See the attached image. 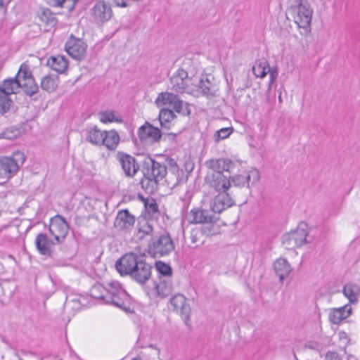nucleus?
Segmentation results:
<instances>
[{
	"label": "nucleus",
	"instance_id": "a878e982",
	"mask_svg": "<svg viewBox=\"0 0 360 360\" xmlns=\"http://www.w3.org/2000/svg\"><path fill=\"white\" fill-rule=\"evenodd\" d=\"M85 139L93 145L101 146L104 131H101L96 126H91L86 128L84 131Z\"/></svg>",
	"mask_w": 360,
	"mask_h": 360
},
{
	"label": "nucleus",
	"instance_id": "ddd939ff",
	"mask_svg": "<svg viewBox=\"0 0 360 360\" xmlns=\"http://www.w3.org/2000/svg\"><path fill=\"white\" fill-rule=\"evenodd\" d=\"M58 244L54 239L49 238L48 236L44 233L37 234L35 239L36 248L40 255L48 257H53L55 251L52 247Z\"/></svg>",
	"mask_w": 360,
	"mask_h": 360
},
{
	"label": "nucleus",
	"instance_id": "a211bd4d",
	"mask_svg": "<svg viewBox=\"0 0 360 360\" xmlns=\"http://www.w3.org/2000/svg\"><path fill=\"white\" fill-rule=\"evenodd\" d=\"M138 135L141 141L150 140L153 143L158 142L162 137V132L148 122H146L138 131Z\"/></svg>",
	"mask_w": 360,
	"mask_h": 360
},
{
	"label": "nucleus",
	"instance_id": "4468645a",
	"mask_svg": "<svg viewBox=\"0 0 360 360\" xmlns=\"http://www.w3.org/2000/svg\"><path fill=\"white\" fill-rule=\"evenodd\" d=\"M171 89L176 93L182 94L188 87L189 78L188 72L182 69H178L170 77Z\"/></svg>",
	"mask_w": 360,
	"mask_h": 360
},
{
	"label": "nucleus",
	"instance_id": "7ed1b4c3",
	"mask_svg": "<svg viewBox=\"0 0 360 360\" xmlns=\"http://www.w3.org/2000/svg\"><path fill=\"white\" fill-rule=\"evenodd\" d=\"M143 259L141 255L134 252H129L117 260L115 268L122 276H128L131 277L136 272Z\"/></svg>",
	"mask_w": 360,
	"mask_h": 360
},
{
	"label": "nucleus",
	"instance_id": "72a5a7b5",
	"mask_svg": "<svg viewBox=\"0 0 360 360\" xmlns=\"http://www.w3.org/2000/svg\"><path fill=\"white\" fill-rule=\"evenodd\" d=\"M17 107L13 100L7 94H0V115H5L8 112H15Z\"/></svg>",
	"mask_w": 360,
	"mask_h": 360
},
{
	"label": "nucleus",
	"instance_id": "09e8293b",
	"mask_svg": "<svg viewBox=\"0 0 360 360\" xmlns=\"http://www.w3.org/2000/svg\"><path fill=\"white\" fill-rule=\"evenodd\" d=\"M267 73H269L270 79H269V85H268V89L266 91V94H268L270 92L271 89V86L274 83V82L276 81V78L278 77V68L276 67H271L268 64V68H266V74Z\"/></svg>",
	"mask_w": 360,
	"mask_h": 360
},
{
	"label": "nucleus",
	"instance_id": "f8f14e48",
	"mask_svg": "<svg viewBox=\"0 0 360 360\" xmlns=\"http://www.w3.org/2000/svg\"><path fill=\"white\" fill-rule=\"evenodd\" d=\"M117 159L122 167L125 176L133 178L139 170V165L134 157L124 152L118 151Z\"/></svg>",
	"mask_w": 360,
	"mask_h": 360
},
{
	"label": "nucleus",
	"instance_id": "f704fd0d",
	"mask_svg": "<svg viewBox=\"0 0 360 360\" xmlns=\"http://www.w3.org/2000/svg\"><path fill=\"white\" fill-rule=\"evenodd\" d=\"M109 290V283L108 286L105 287L101 283H96L94 285L90 290V295L95 299L103 300L105 302V295L108 294Z\"/></svg>",
	"mask_w": 360,
	"mask_h": 360
},
{
	"label": "nucleus",
	"instance_id": "de8ad7c7",
	"mask_svg": "<svg viewBox=\"0 0 360 360\" xmlns=\"http://www.w3.org/2000/svg\"><path fill=\"white\" fill-rule=\"evenodd\" d=\"M233 131V127H224L217 130L214 134V139L216 142L228 138Z\"/></svg>",
	"mask_w": 360,
	"mask_h": 360
},
{
	"label": "nucleus",
	"instance_id": "864d4df0",
	"mask_svg": "<svg viewBox=\"0 0 360 360\" xmlns=\"http://www.w3.org/2000/svg\"><path fill=\"white\" fill-rule=\"evenodd\" d=\"M112 3L119 7H127L129 6L127 0H111Z\"/></svg>",
	"mask_w": 360,
	"mask_h": 360
},
{
	"label": "nucleus",
	"instance_id": "f03ea898",
	"mask_svg": "<svg viewBox=\"0 0 360 360\" xmlns=\"http://www.w3.org/2000/svg\"><path fill=\"white\" fill-rule=\"evenodd\" d=\"M295 5L290 6V10L295 13L294 22L300 28L309 31L311 22L312 10L307 0H293Z\"/></svg>",
	"mask_w": 360,
	"mask_h": 360
},
{
	"label": "nucleus",
	"instance_id": "603ef678",
	"mask_svg": "<svg viewBox=\"0 0 360 360\" xmlns=\"http://www.w3.org/2000/svg\"><path fill=\"white\" fill-rule=\"evenodd\" d=\"M326 359V360H342L336 352H328Z\"/></svg>",
	"mask_w": 360,
	"mask_h": 360
},
{
	"label": "nucleus",
	"instance_id": "39448f33",
	"mask_svg": "<svg viewBox=\"0 0 360 360\" xmlns=\"http://www.w3.org/2000/svg\"><path fill=\"white\" fill-rule=\"evenodd\" d=\"M108 294L105 295V303L112 304L124 311L127 310V292L121 287L117 281L109 283Z\"/></svg>",
	"mask_w": 360,
	"mask_h": 360
},
{
	"label": "nucleus",
	"instance_id": "680f3d73",
	"mask_svg": "<svg viewBox=\"0 0 360 360\" xmlns=\"http://www.w3.org/2000/svg\"><path fill=\"white\" fill-rule=\"evenodd\" d=\"M15 155H19L22 159H24L23 155L20 153L15 154Z\"/></svg>",
	"mask_w": 360,
	"mask_h": 360
},
{
	"label": "nucleus",
	"instance_id": "8fccbe9b",
	"mask_svg": "<svg viewBox=\"0 0 360 360\" xmlns=\"http://www.w3.org/2000/svg\"><path fill=\"white\" fill-rule=\"evenodd\" d=\"M144 206L146 210L150 214H153L155 213L158 212V205L153 198H151L150 200H147L144 202Z\"/></svg>",
	"mask_w": 360,
	"mask_h": 360
},
{
	"label": "nucleus",
	"instance_id": "2eb2a0df",
	"mask_svg": "<svg viewBox=\"0 0 360 360\" xmlns=\"http://www.w3.org/2000/svg\"><path fill=\"white\" fill-rule=\"evenodd\" d=\"M218 219L211 210L195 208L189 212V221L193 224H212L215 223Z\"/></svg>",
	"mask_w": 360,
	"mask_h": 360
},
{
	"label": "nucleus",
	"instance_id": "13d9d810",
	"mask_svg": "<svg viewBox=\"0 0 360 360\" xmlns=\"http://www.w3.org/2000/svg\"><path fill=\"white\" fill-rule=\"evenodd\" d=\"M278 101H279V103H282L283 101H282V97H281V92H279V94H278Z\"/></svg>",
	"mask_w": 360,
	"mask_h": 360
},
{
	"label": "nucleus",
	"instance_id": "2f4dec72",
	"mask_svg": "<svg viewBox=\"0 0 360 360\" xmlns=\"http://www.w3.org/2000/svg\"><path fill=\"white\" fill-rule=\"evenodd\" d=\"M274 267L275 272L279 277L281 281H282L291 271L290 265L285 259L283 258L277 259L274 262Z\"/></svg>",
	"mask_w": 360,
	"mask_h": 360
},
{
	"label": "nucleus",
	"instance_id": "aec40b11",
	"mask_svg": "<svg viewBox=\"0 0 360 360\" xmlns=\"http://www.w3.org/2000/svg\"><path fill=\"white\" fill-rule=\"evenodd\" d=\"M234 205V201L227 192H220L211 204V211L214 214L221 213L223 210Z\"/></svg>",
	"mask_w": 360,
	"mask_h": 360
},
{
	"label": "nucleus",
	"instance_id": "423d86ee",
	"mask_svg": "<svg viewBox=\"0 0 360 360\" xmlns=\"http://www.w3.org/2000/svg\"><path fill=\"white\" fill-rule=\"evenodd\" d=\"M307 228V224L304 222H301L296 230L283 236V244L286 245L288 249L300 248L307 244L308 243L307 240L308 236Z\"/></svg>",
	"mask_w": 360,
	"mask_h": 360
},
{
	"label": "nucleus",
	"instance_id": "0e129e2a",
	"mask_svg": "<svg viewBox=\"0 0 360 360\" xmlns=\"http://www.w3.org/2000/svg\"><path fill=\"white\" fill-rule=\"evenodd\" d=\"M3 4V0H0V7L2 6Z\"/></svg>",
	"mask_w": 360,
	"mask_h": 360
},
{
	"label": "nucleus",
	"instance_id": "052dcab7",
	"mask_svg": "<svg viewBox=\"0 0 360 360\" xmlns=\"http://www.w3.org/2000/svg\"><path fill=\"white\" fill-rule=\"evenodd\" d=\"M307 347H309V348H311V349L314 348V346H313V345H311V343H309Z\"/></svg>",
	"mask_w": 360,
	"mask_h": 360
},
{
	"label": "nucleus",
	"instance_id": "f257e3e1",
	"mask_svg": "<svg viewBox=\"0 0 360 360\" xmlns=\"http://www.w3.org/2000/svg\"><path fill=\"white\" fill-rule=\"evenodd\" d=\"M175 245L170 234L164 231L153 236L148 243V253L154 258L169 255Z\"/></svg>",
	"mask_w": 360,
	"mask_h": 360
},
{
	"label": "nucleus",
	"instance_id": "bb28decb",
	"mask_svg": "<svg viewBox=\"0 0 360 360\" xmlns=\"http://www.w3.org/2000/svg\"><path fill=\"white\" fill-rule=\"evenodd\" d=\"M22 89L20 81L17 78L12 77L4 79L0 85V94H7L10 96L11 94H15Z\"/></svg>",
	"mask_w": 360,
	"mask_h": 360
},
{
	"label": "nucleus",
	"instance_id": "5fc2aeb1",
	"mask_svg": "<svg viewBox=\"0 0 360 360\" xmlns=\"http://www.w3.org/2000/svg\"><path fill=\"white\" fill-rule=\"evenodd\" d=\"M198 232L193 231L191 233V240L193 243H195L198 241Z\"/></svg>",
	"mask_w": 360,
	"mask_h": 360
},
{
	"label": "nucleus",
	"instance_id": "5701e85b",
	"mask_svg": "<svg viewBox=\"0 0 360 360\" xmlns=\"http://www.w3.org/2000/svg\"><path fill=\"white\" fill-rule=\"evenodd\" d=\"M210 186L219 193L226 192L231 187V175L220 172L213 173L210 181Z\"/></svg>",
	"mask_w": 360,
	"mask_h": 360
},
{
	"label": "nucleus",
	"instance_id": "f3484780",
	"mask_svg": "<svg viewBox=\"0 0 360 360\" xmlns=\"http://www.w3.org/2000/svg\"><path fill=\"white\" fill-rule=\"evenodd\" d=\"M205 166L215 172H228L230 174L235 167V163L228 158L211 159L207 160Z\"/></svg>",
	"mask_w": 360,
	"mask_h": 360
},
{
	"label": "nucleus",
	"instance_id": "58836bf2",
	"mask_svg": "<svg viewBox=\"0 0 360 360\" xmlns=\"http://www.w3.org/2000/svg\"><path fill=\"white\" fill-rule=\"evenodd\" d=\"M139 233L142 235L139 236V239H143L145 236H155L157 234L156 232L154 231L153 225L148 220L143 219L139 221Z\"/></svg>",
	"mask_w": 360,
	"mask_h": 360
},
{
	"label": "nucleus",
	"instance_id": "dca6fc26",
	"mask_svg": "<svg viewBox=\"0 0 360 360\" xmlns=\"http://www.w3.org/2000/svg\"><path fill=\"white\" fill-rule=\"evenodd\" d=\"M19 167L18 161L13 158H0V179H11L18 172Z\"/></svg>",
	"mask_w": 360,
	"mask_h": 360
},
{
	"label": "nucleus",
	"instance_id": "473e14b6",
	"mask_svg": "<svg viewBox=\"0 0 360 360\" xmlns=\"http://www.w3.org/2000/svg\"><path fill=\"white\" fill-rule=\"evenodd\" d=\"M342 292L348 298L349 303H357L358 296L360 292V288L357 285L353 283L346 284L343 288Z\"/></svg>",
	"mask_w": 360,
	"mask_h": 360
},
{
	"label": "nucleus",
	"instance_id": "393cba45",
	"mask_svg": "<svg viewBox=\"0 0 360 360\" xmlns=\"http://www.w3.org/2000/svg\"><path fill=\"white\" fill-rule=\"evenodd\" d=\"M46 65L56 72L63 74L68 69V60L63 56H53L47 59Z\"/></svg>",
	"mask_w": 360,
	"mask_h": 360
},
{
	"label": "nucleus",
	"instance_id": "49530a36",
	"mask_svg": "<svg viewBox=\"0 0 360 360\" xmlns=\"http://www.w3.org/2000/svg\"><path fill=\"white\" fill-rule=\"evenodd\" d=\"M20 134V129L16 127H9L0 133V139H6L8 140H13L16 139Z\"/></svg>",
	"mask_w": 360,
	"mask_h": 360
},
{
	"label": "nucleus",
	"instance_id": "e433bc0d",
	"mask_svg": "<svg viewBox=\"0 0 360 360\" xmlns=\"http://www.w3.org/2000/svg\"><path fill=\"white\" fill-rule=\"evenodd\" d=\"M58 76L46 75L41 79V88L47 92H53L58 87Z\"/></svg>",
	"mask_w": 360,
	"mask_h": 360
},
{
	"label": "nucleus",
	"instance_id": "6e6552de",
	"mask_svg": "<svg viewBox=\"0 0 360 360\" xmlns=\"http://www.w3.org/2000/svg\"><path fill=\"white\" fill-rule=\"evenodd\" d=\"M65 49L73 59L82 60L86 56L87 44L82 39L71 34L65 42Z\"/></svg>",
	"mask_w": 360,
	"mask_h": 360
},
{
	"label": "nucleus",
	"instance_id": "cd10ccee",
	"mask_svg": "<svg viewBox=\"0 0 360 360\" xmlns=\"http://www.w3.org/2000/svg\"><path fill=\"white\" fill-rule=\"evenodd\" d=\"M177 116L174 112L167 108H162L158 115V120L161 127L163 129H169L172 126V122L176 120Z\"/></svg>",
	"mask_w": 360,
	"mask_h": 360
},
{
	"label": "nucleus",
	"instance_id": "b1692460",
	"mask_svg": "<svg viewBox=\"0 0 360 360\" xmlns=\"http://www.w3.org/2000/svg\"><path fill=\"white\" fill-rule=\"evenodd\" d=\"M352 309L349 304L339 308H333L329 314V320L334 324H339L352 314Z\"/></svg>",
	"mask_w": 360,
	"mask_h": 360
},
{
	"label": "nucleus",
	"instance_id": "412c9836",
	"mask_svg": "<svg viewBox=\"0 0 360 360\" xmlns=\"http://www.w3.org/2000/svg\"><path fill=\"white\" fill-rule=\"evenodd\" d=\"M91 15L94 20L103 22L111 18L112 12L109 4L103 1H98L92 8Z\"/></svg>",
	"mask_w": 360,
	"mask_h": 360
},
{
	"label": "nucleus",
	"instance_id": "9b49d317",
	"mask_svg": "<svg viewBox=\"0 0 360 360\" xmlns=\"http://www.w3.org/2000/svg\"><path fill=\"white\" fill-rule=\"evenodd\" d=\"M260 179L259 172L257 169H252L245 175L236 174L231 176V186L250 188L257 184Z\"/></svg>",
	"mask_w": 360,
	"mask_h": 360
},
{
	"label": "nucleus",
	"instance_id": "20e7f679",
	"mask_svg": "<svg viewBox=\"0 0 360 360\" xmlns=\"http://www.w3.org/2000/svg\"><path fill=\"white\" fill-rule=\"evenodd\" d=\"M20 81L24 94L32 97L39 91V86L36 82L28 65L22 63L15 76Z\"/></svg>",
	"mask_w": 360,
	"mask_h": 360
},
{
	"label": "nucleus",
	"instance_id": "e2e57ef3",
	"mask_svg": "<svg viewBox=\"0 0 360 360\" xmlns=\"http://www.w3.org/2000/svg\"><path fill=\"white\" fill-rule=\"evenodd\" d=\"M132 360H141V359L140 357L137 356V357L133 358Z\"/></svg>",
	"mask_w": 360,
	"mask_h": 360
},
{
	"label": "nucleus",
	"instance_id": "ea45409f",
	"mask_svg": "<svg viewBox=\"0 0 360 360\" xmlns=\"http://www.w3.org/2000/svg\"><path fill=\"white\" fill-rule=\"evenodd\" d=\"M268 68V61L264 59H259L255 62L252 66V72L256 77L263 78L266 75V68Z\"/></svg>",
	"mask_w": 360,
	"mask_h": 360
},
{
	"label": "nucleus",
	"instance_id": "9d476101",
	"mask_svg": "<svg viewBox=\"0 0 360 360\" xmlns=\"http://www.w3.org/2000/svg\"><path fill=\"white\" fill-rule=\"evenodd\" d=\"M169 302L174 307V310L179 312L182 320L189 330L192 328L191 323V307L186 304V298L182 294L177 293L173 296Z\"/></svg>",
	"mask_w": 360,
	"mask_h": 360
},
{
	"label": "nucleus",
	"instance_id": "bf43d9fd",
	"mask_svg": "<svg viewBox=\"0 0 360 360\" xmlns=\"http://www.w3.org/2000/svg\"><path fill=\"white\" fill-rule=\"evenodd\" d=\"M148 347L152 348V349H157L156 346L155 345H153V344H150L148 345Z\"/></svg>",
	"mask_w": 360,
	"mask_h": 360
},
{
	"label": "nucleus",
	"instance_id": "3c124183",
	"mask_svg": "<svg viewBox=\"0 0 360 360\" xmlns=\"http://www.w3.org/2000/svg\"><path fill=\"white\" fill-rule=\"evenodd\" d=\"M214 223L204 224L205 225L200 228L199 231L202 235L206 236H211L214 235L216 233V229L214 228Z\"/></svg>",
	"mask_w": 360,
	"mask_h": 360
},
{
	"label": "nucleus",
	"instance_id": "c03bdc74",
	"mask_svg": "<svg viewBox=\"0 0 360 360\" xmlns=\"http://www.w3.org/2000/svg\"><path fill=\"white\" fill-rule=\"evenodd\" d=\"M40 19L42 22H45L47 25L53 27L56 25L58 20L55 15L51 12L50 9L47 8L42 11Z\"/></svg>",
	"mask_w": 360,
	"mask_h": 360
},
{
	"label": "nucleus",
	"instance_id": "7c9ffc66",
	"mask_svg": "<svg viewBox=\"0 0 360 360\" xmlns=\"http://www.w3.org/2000/svg\"><path fill=\"white\" fill-rule=\"evenodd\" d=\"M158 296L165 298L172 292L173 286L169 278L160 277V282L155 285Z\"/></svg>",
	"mask_w": 360,
	"mask_h": 360
},
{
	"label": "nucleus",
	"instance_id": "4d7b16f0",
	"mask_svg": "<svg viewBox=\"0 0 360 360\" xmlns=\"http://www.w3.org/2000/svg\"><path fill=\"white\" fill-rule=\"evenodd\" d=\"M167 161L168 162V164L169 165V166H171L172 167H174V168L178 167V165L174 159L168 158V159H167Z\"/></svg>",
	"mask_w": 360,
	"mask_h": 360
},
{
	"label": "nucleus",
	"instance_id": "a19ab883",
	"mask_svg": "<svg viewBox=\"0 0 360 360\" xmlns=\"http://www.w3.org/2000/svg\"><path fill=\"white\" fill-rule=\"evenodd\" d=\"M100 120L103 123L108 122H123V119L120 116L115 115V113L112 110H105L99 113Z\"/></svg>",
	"mask_w": 360,
	"mask_h": 360
},
{
	"label": "nucleus",
	"instance_id": "0eeeda50",
	"mask_svg": "<svg viewBox=\"0 0 360 360\" xmlns=\"http://www.w3.org/2000/svg\"><path fill=\"white\" fill-rule=\"evenodd\" d=\"M142 172L144 176L160 181L167 175V166L151 158H147L143 160Z\"/></svg>",
	"mask_w": 360,
	"mask_h": 360
},
{
	"label": "nucleus",
	"instance_id": "c9c22d12",
	"mask_svg": "<svg viewBox=\"0 0 360 360\" xmlns=\"http://www.w3.org/2000/svg\"><path fill=\"white\" fill-rule=\"evenodd\" d=\"M179 96L171 92H161L158 94L155 103L158 105H170L172 106L175 101L178 99Z\"/></svg>",
	"mask_w": 360,
	"mask_h": 360
},
{
	"label": "nucleus",
	"instance_id": "37998d69",
	"mask_svg": "<svg viewBox=\"0 0 360 360\" xmlns=\"http://www.w3.org/2000/svg\"><path fill=\"white\" fill-rule=\"evenodd\" d=\"M158 183L159 181L144 176L140 181L141 188L148 193H152L154 188L157 187Z\"/></svg>",
	"mask_w": 360,
	"mask_h": 360
},
{
	"label": "nucleus",
	"instance_id": "6e6d98bb",
	"mask_svg": "<svg viewBox=\"0 0 360 360\" xmlns=\"http://www.w3.org/2000/svg\"><path fill=\"white\" fill-rule=\"evenodd\" d=\"M166 136L168 137V139L172 141H176V134H174V133H167V134H164Z\"/></svg>",
	"mask_w": 360,
	"mask_h": 360
},
{
	"label": "nucleus",
	"instance_id": "6ab92c4d",
	"mask_svg": "<svg viewBox=\"0 0 360 360\" xmlns=\"http://www.w3.org/2000/svg\"><path fill=\"white\" fill-rule=\"evenodd\" d=\"M135 223V217L128 210L124 209L117 212L114 221V226L119 231L129 230Z\"/></svg>",
	"mask_w": 360,
	"mask_h": 360
},
{
	"label": "nucleus",
	"instance_id": "4c0bfd02",
	"mask_svg": "<svg viewBox=\"0 0 360 360\" xmlns=\"http://www.w3.org/2000/svg\"><path fill=\"white\" fill-rule=\"evenodd\" d=\"M190 106L191 105L188 103L181 100L179 97L172 107L174 112L182 116H190L191 113Z\"/></svg>",
	"mask_w": 360,
	"mask_h": 360
},
{
	"label": "nucleus",
	"instance_id": "c756f323",
	"mask_svg": "<svg viewBox=\"0 0 360 360\" xmlns=\"http://www.w3.org/2000/svg\"><path fill=\"white\" fill-rule=\"evenodd\" d=\"M103 140L102 145L110 150H114L119 144L120 136L115 130L104 131Z\"/></svg>",
	"mask_w": 360,
	"mask_h": 360
},
{
	"label": "nucleus",
	"instance_id": "a18cd8bd",
	"mask_svg": "<svg viewBox=\"0 0 360 360\" xmlns=\"http://www.w3.org/2000/svg\"><path fill=\"white\" fill-rule=\"evenodd\" d=\"M54 6L65 8L69 13H71L75 8L79 0H52Z\"/></svg>",
	"mask_w": 360,
	"mask_h": 360
},
{
	"label": "nucleus",
	"instance_id": "1a4fd4ad",
	"mask_svg": "<svg viewBox=\"0 0 360 360\" xmlns=\"http://www.w3.org/2000/svg\"><path fill=\"white\" fill-rule=\"evenodd\" d=\"M49 230L56 243L61 244L68 235L69 224L63 217L57 214L51 219Z\"/></svg>",
	"mask_w": 360,
	"mask_h": 360
},
{
	"label": "nucleus",
	"instance_id": "4be33fe9",
	"mask_svg": "<svg viewBox=\"0 0 360 360\" xmlns=\"http://www.w3.org/2000/svg\"><path fill=\"white\" fill-rule=\"evenodd\" d=\"M153 267L145 259L139 264V267L130 278L141 285H145L151 277Z\"/></svg>",
	"mask_w": 360,
	"mask_h": 360
},
{
	"label": "nucleus",
	"instance_id": "c85d7f7f",
	"mask_svg": "<svg viewBox=\"0 0 360 360\" xmlns=\"http://www.w3.org/2000/svg\"><path fill=\"white\" fill-rule=\"evenodd\" d=\"M201 93L207 98H212L216 96V87L214 83L212 82L210 77L206 76L205 78H201L198 85Z\"/></svg>",
	"mask_w": 360,
	"mask_h": 360
},
{
	"label": "nucleus",
	"instance_id": "79ce46f5",
	"mask_svg": "<svg viewBox=\"0 0 360 360\" xmlns=\"http://www.w3.org/2000/svg\"><path fill=\"white\" fill-rule=\"evenodd\" d=\"M155 269L160 277L169 278L172 275V269L169 264L162 261H156L155 264Z\"/></svg>",
	"mask_w": 360,
	"mask_h": 360
}]
</instances>
